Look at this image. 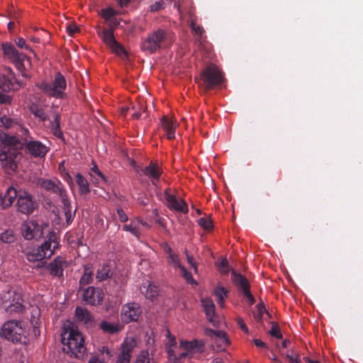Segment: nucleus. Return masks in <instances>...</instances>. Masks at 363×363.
Segmentation results:
<instances>
[{"mask_svg":"<svg viewBox=\"0 0 363 363\" xmlns=\"http://www.w3.org/2000/svg\"><path fill=\"white\" fill-rule=\"evenodd\" d=\"M0 141L2 143L0 147V162L2 167L8 173L16 170V160L19 156L18 150H22L23 146L35 157H43L48 151V147L40 141H28L27 139L21 141L17 137L10 136L1 131Z\"/></svg>","mask_w":363,"mask_h":363,"instance_id":"obj_1","label":"nucleus"},{"mask_svg":"<svg viewBox=\"0 0 363 363\" xmlns=\"http://www.w3.org/2000/svg\"><path fill=\"white\" fill-rule=\"evenodd\" d=\"M59 247L57 235L53 231H49L45 240L37 248L27 249L25 252L26 258L30 262L40 261L49 259Z\"/></svg>","mask_w":363,"mask_h":363,"instance_id":"obj_2","label":"nucleus"},{"mask_svg":"<svg viewBox=\"0 0 363 363\" xmlns=\"http://www.w3.org/2000/svg\"><path fill=\"white\" fill-rule=\"evenodd\" d=\"M67 337H62V343L64 345V352L70 354L77 359L82 358L86 353V347L84 346V340L82 333L74 327L69 328Z\"/></svg>","mask_w":363,"mask_h":363,"instance_id":"obj_3","label":"nucleus"},{"mask_svg":"<svg viewBox=\"0 0 363 363\" xmlns=\"http://www.w3.org/2000/svg\"><path fill=\"white\" fill-rule=\"evenodd\" d=\"M26 327L21 320L6 321L1 328L0 337L13 343L23 342L26 340Z\"/></svg>","mask_w":363,"mask_h":363,"instance_id":"obj_4","label":"nucleus"},{"mask_svg":"<svg viewBox=\"0 0 363 363\" xmlns=\"http://www.w3.org/2000/svg\"><path fill=\"white\" fill-rule=\"evenodd\" d=\"M38 87L48 96L55 99H65L67 96V81L65 77L57 72L51 83L42 82L37 84Z\"/></svg>","mask_w":363,"mask_h":363,"instance_id":"obj_5","label":"nucleus"},{"mask_svg":"<svg viewBox=\"0 0 363 363\" xmlns=\"http://www.w3.org/2000/svg\"><path fill=\"white\" fill-rule=\"evenodd\" d=\"M23 301L21 295L14 291H6L1 296L2 307L10 315L22 313L24 311Z\"/></svg>","mask_w":363,"mask_h":363,"instance_id":"obj_6","label":"nucleus"},{"mask_svg":"<svg viewBox=\"0 0 363 363\" xmlns=\"http://www.w3.org/2000/svg\"><path fill=\"white\" fill-rule=\"evenodd\" d=\"M201 79L206 90H210L219 86L224 80L223 73L214 65H211L203 69L201 73Z\"/></svg>","mask_w":363,"mask_h":363,"instance_id":"obj_7","label":"nucleus"},{"mask_svg":"<svg viewBox=\"0 0 363 363\" xmlns=\"http://www.w3.org/2000/svg\"><path fill=\"white\" fill-rule=\"evenodd\" d=\"M167 38V33L162 29H158L151 34H149L143 42L141 48L143 51L152 54L162 47V43Z\"/></svg>","mask_w":363,"mask_h":363,"instance_id":"obj_8","label":"nucleus"},{"mask_svg":"<svg viewBox=\"0 0 363 363\" xmlns=\"http://www.w3.org/2000/svg\"><path fill=\"white\" fill-rule=\"evenodd\" d=\"M16 194L17 211L26 215L32 213L38 206L35 199L26 191L16 189Z\"/></svg>","mask_w":363,"mask_h":363,"instance_id":"obj_9","label":"nucleus"},{"mask_svg":"<svg viewBox=\"0 0 363 363\" xmlns=\"http://www.w3.org/2000/svg\"><path fill=\"white\" fill-rule=\"evenodd\" d=\"M37 184L45 191L55 194L61 199V201H63V199H68L64 185L57 179L51 180L39 178Z\"/></svg>","mask_w":363,"mask_h":363,"instance_id":"obj_10","label":"nucleus"},{"mask_svg":"<svg viewBox=\"0 0 363 363\" xmlns=\"http://www.w3.org/2000/svg\"><path fill=\"white\" fill-rule=\"evenodd\" d=\"M21 230L26 240H38L43 235V225L34 220H27L21 225Z\"/></svg>","mask_w":363,"mask_h":363,"instance_id":"obj_11","label":"nucleus"},{"mask_svg":"<svg viewBox=\"0 0 363 363\" xmlns=\"http://www.w3.org/2000/svg\"><path fill=\"white\" fill-rule=\"evenodd\" d=\"M233 281L238 290L244 294L250 305L255 303V299L250 292V285L248 280L242 274L236 273L235 271L232 272Z\"/></svg>","mask_w":363,"mask_h":363,"instance_id":"obj_12","label":"nucleus"},{"mask_svg":"<svg viewBox=\"0 0 363 363\" xmlns=\"http://www.w3.org/2000/svg\"><path fill=\"white\" fill-rule=\"evenodd\" d=\"M142 313L140 305L135 302L128 303L122 306L121 319L125 323L138 320Z\"/></svg>","mask_w":363,"mask_h":363,"instance_id":"obj_13","label":"nucleus"},{"mask_svg":"<svg viewBox=\"0 0 363 363\" xmlns=\"http://www.w3.org/2000/svg\"><path fill=\"white\" fill-rule=\"evenodd\" d=\"M104 294L102 290L94 286H88L83 289L82 299L86 303L96 306L102 303Z\"/></svg>","mask_w":363,"mask_h":363,"instance_id":"obj_14","label":"nucleus"},{"mask_svg":"<svg viewBox=\"0 0 363 363\" xmlns=\"http://www.w3.org/2000/svg\"><path fill=\"white\" fill-rule=\"evenodd\" d=\"M172 191V189L169 188L164 190V194L167 207L170 210L186 213L188 212V206L186 202L182 199H177Z\"/></svg>","mask_w":363,"mask_h":363,"instance_id":"obj_15","label":"nucleus"},{"mask_svg":"<svg viewBox=\"0 0 363 363\" xmlns=\"http://www.w3.org/2000/svg\"><path fill=\"white\" fill-rule=\"evenodd\" d=\"M136 342L133 338H125L121 345V352L118 356L116 363H129Z\"/></svg>","mask_w":363,"mask_h":363,"instance_id":"obj_16","label":"nucleus"},{"mask_svg":"<svg viewBox=\"0 0 363 363\" xmlns=\"http://www.w3.org/2000/svg\"><path fill=\"white\" fill-rule=\"evenodd\" d=\"M21 87V83L15 78L11 73V77H6L0 73V89L3 91L17 90Z\"/></svg>","mask_w":363,"mask_h":363,"instance_id":"obj_17","label":"nucleus"},{"mask_svg":"<svg viewBox=\"0 0 363 363\" xmlns=\"http://www.w3.org/2000/svg\"><path fill=\"white\" fill-rule=\"evenodd\" d=\"M201 304L206 315L207 319L213 325H216L218 323L215 317V304L210 298H203L201 299Z\"/></svg>","mask_w":363,"mask_h":363,"instance_id":"obj_18","label":"nucleus"},{"mask_svg":"<svg viewBox=\"0 0 363 363\" xmlns=\"http://www.w3.org/2000/svg\"><path fill=\"white\" fill-rule=\"evenodd\" d=\"M65 267H67V262L60 256L55 257L48 266L50 274L59 277L63 275V271Z\"/></svg>","mask_w":363,"mask_h":363,"instance_id":"obj_19","label":"nucleus"},{"mask_svg":"<svg viewBox=\"0 0 363 363\" xmlns=\"http://www.w3.org/2000/svg\"><path fill=\"white\" fill-rule=\"evenodd\" d=\"M191 28L193 30V31L195 33L196 35H198V38L196 39L197 43H199V47L200 50H205L207 52H208L211 49V46L206 41V36H203V34L204 33V30L202 26L196 25V23L194 21H191Z\"/></svg>","mask_w":363,"mask_h":363,"instance_id":"obj_20","label":"nucleus"},{"mask_svg":"<svg viewBox=\"0 0 363 363\" xmlns=\"http://www.w3.org/2000/svg\"><path fill=\"white\" fill-rule=\"evenodd\" d=\"M16 189L10 186L7 189L4 195L0 194V206L6 208L12 205L16 199Z\"/></svg>","mask_w":363,"mask_h":363,"instance_id":"obj_21","label":"nucleus"},{"mask_svg":"<svg viewBox=\"0 0 363 363\" xmlns=\"http://www.w3.org/2000/svg\"><path fill=\"white\" fill-rule=\"evenodd\" d=\"M161 125L166 133L167 138L169 140H172L175 137V130L177 128V123L172 119H169L164 116L161 121Z\"/></svg>","mask_w":363,"mask_h":363,"instance_id":"obj_22","label":"nucleus"},{"mask_svg":"<svg viewBox=\"0 0 363 363\" xmlns=\"http://www.w3.org/2000/svg\"><path fill=\"white\" fill-rule=\"evenodd\" d=\"M206 334L208 335L215 336V343L217 344L218 347L220 348L229 344V340L227 337V334L223 330H214L212 329H208L206 330Z\"/></svg>","mask_w":363,"mask_h":363,"instance_id":"obj_23","label":"nucleus"},{"mask_svg":"<svg viewBox=\"0 0 363 363\" xmlns=\"http://www.w3.org/2000/svg\"><path fill=\"white\" fill-rule=\"evenodd\" d=\"M75 315L79 321L84 322L86 325L93 323V317L90 312L85 308L77 307L75 309Z\"/></svg>","mask_w":363,"mask_h":363,"instance_id":"obj_24","label":"nucleus"},{"mask_svg":"<svg viewBox=\"0 0 363 363\" xmlns=\"http://www.w3.org/2000/svg\"><path fill=\"white\" fill-rule=\"evenodd\" d=\"M140 291L147 298L152 301L158 295L159 293L158 288L150 282L143 284L140 287Z\"/></svg>","mask_w":363,"mask_h":363,"instance_id":"obj_25","label":"nucleus"},{"mask_svg":"<svg viewBox=\"0 0 363 363\" xmlns=\"http://www.w3.org/2000/svg\"><path fill=\"white\" fill-rule=\"evenodd\" d=\"M112 275L111 266L108 264H104L97 269L96 279L98 281H103L111 278Z\"/></svg>","mask_w":363,"mask_h":363,"instance_id":"obj_26","label":"nucleus"},{"mask_svg":"<svg viewBox=\"0 0 363 363\" xmlns=\"http://www.w3.org/2000/svg\"><path fill=\"white\" fill-rule=\"evenodd\" d=\"M140 218H135L132 220L129 224L124 225L123 226V230L125 231L130 232L133 235L135 236L137 238H140Z\"/></svg>","mask_w":363,"mask_h":363,"instance_id":"obj_27","label":"nucleus"},{"mask_svg":"<svg viewBox=\"0 0 363 363\" xmlns=\"http://www.w3.org/2000/svg\"><path fill=\"white\" fill-rule=\"evenodd\" d=\"M142 171L145 176L151 178L152 180H158L161 174L157 164L152 162L145 167Z\"/></svg>","mask_w":363,"mask_h":363,"instance_id":"obj_28","label":"nucleus"},{"mask_svg":"<svg viewBox=\"0 0 363 363\" xmlns=\"http://www.w3.org/2000/svg\"><path fill=\"white\" fill-rule=\"evenodd\" d=\"M93 280V269L90 265L84 266V274L79 280L80 289L92 282Z\"/></svg>","mask_w":363,"mask_h":363,"instance_id":"obj_29","label":"nucleus"},{"mask_svg":"<svg viewBox=\"0 0 363 363\" xmlns=\"http://www.w3.org/2000/svg\"><path fill=\"white\" fill-rule=\"evenodd\" d=\"M180 347L187 351H190L192 352L193 350H196L198 352L201 351V348L203 347V344L201 341H198L196 340L192 341H184L182 340L180 342Z\"/></svg>","mask_w":363,"mask_h":363,"instance_id":"obj_30","label":"nucleus"},{"mask_svg":"<svg viewBox=\"0 0 363 363\" xmlns=\"http://www.w3.org/2000/svg\"><path fill=\"white\" fill-rule=\"evenodd\" d=\"M61 202L63 206V211L65 213L66 222L69 225L74 220L76 210H74L73 212L72 211L70 202L68 199H63V201Z\"/></svg>","mask_w":363,"mask_h":363,"instance_id":"obj_31","label":"nucleus"},{"mask_svg":"<svg viewBox=\"0 0 363 363\" xmlns=\"http://www.w3.org/2000/svg\"><path fill=\"white\" fill-rule=\"evenodd\" d=\"M100 328L105 333L109 334L117 333L121 330V327L118 323L102 321L100 323Z\"/></svg>","mask_w":363,"mask_h":363,"instance_id":"obj_32","label":"nucleus"},{"mask_svg":"<svg viewBox=\"0 0 363 363\" xmlns=\"http://www.w3.org/2000/svg\"><path fill=\"white\" fill-rule=\"evenodd\" d=\"M103 41L110 47V48L117 42L113 35V31L111 29H104L99 34Z\"/></svg>","mask_w":363,"mask_h":363,"instance_id":"obj_33","label":"nucleus"},{"mask_svg":"<svg viewBox=\"0 0 363 363\" xmlns=\"http://www.w3.org/2000/svg\"><path fill=\"white\" fill-rule=\"evenodd\" d=\"M2 48L4 54L6 55L11 61L21 56L18 50L11 44L4 43L2 44Z\"/></svg>","mask_w":363,"mask_h":363,"instance_id":"obj_34","label":"nucleus"},{"mask_svg":"<svg viewBox=\"0 0 363 363\" xmlns=\"http://www.w3.org/2000/svg\"><path fill=\"white\" fill-rule=\"evenodd\" d=\"M40 311L38 308L33 310L30 318V323L33 327V333L35 335H40L39 327L40 325V320L39 318Z\"/></svg>","mask_w":363,"mask_h":363,"instance_id":"obj_35","label":"nucleus"},{"mask_svg":"<svg viewBox=\"0 0 363 363\" xmlns=\"http://www.w3.org/2000/svg\"><path fill=\"white\" fill-rule=\"evenodd\" d=\"M213 294L216 296L218 304L223 307L225 298L228 296V291L224 287L218 286L214 289Z\"/></svg>","mask_w":363,"mask_h":363,"instance_id":"obj_36","label":"nucleus"},{"mask_svg":"<svg viewBox=\"0 0 363 363\" xmlns=\"http://www.w3.org/2000/svg\"><path fill=\"white\" fill-rule=\"evenodd\" d=\"M76 182L81 194H85L90 191L89 182L80 173L76 174Z\"/></svg>","mask_w":363,"mask_h":363,"instance_id":"obj_37","label":"nucleus"},{"mask_svg":"<svg viewBox=\"0 0 363 363\" xmlns=\"http://www.w3.org/2000/svg\"><path fill=\"white\" fill-rule=\"evenodd\" d=\"M60 116L58 113H56L54 118V121L52 122L51 129L52 130L53 134L57 138H62L63 135L62 131L60 128Z\"/></svg>","mask_w":363,"mask_h":363,"instance_id":"obj_38","label":"nucleus"},{"mask_svg":"<svg viewBox=\"0 0 363 363\" xmlns=\"http://www.w3.org/2000/svg\"><path fill=\"white\" fill-rule=\"evenodd\" d=\"M91 177H94L96 183L99 184L101 182H106L105 176L100 171L96 164H94L93 167L91 168Z\"/></svg>","mask_w":363,"mask_h":363,"instance_id":"obj_39","label":"nucleus"},{"mask_svg":"<svg viewBox=\"0 0 363 363\" xmlns=\"http://www.w3.org/2000/svg\"><path fill=\"white\" fill-rule=\"evenodd\" d=\"M16 236L11 230L4 231L0 234V240L5 243H13L16 241Z\"/></svg>","mask_w":363,"mask_h":363,"instance_id":"obj_40","label":"nucleus"},{"mask_svg":"<svg viewBox=\"0 0 363 363\" xmlns=\"http://www.w3.org/2000/svg\"><path fill=\"white\" fill-rule=\"evenodd\" d=\"M32 113L37 118H38L41 121L45 122L48 120V116L44 111L43 108L38 106H34L31 108Z\"/></svg>","mask_w":363,"mask_h":363,"instance_id":"obj_41","label":"nucleus"},{"mask_svg":"<svg viewBox=\"0 0 363 363\" xmlns=\"http://www.w3.org/2000/svg\"><path fill=\"white\" fill-rule=\"evenodd\" d=\"M26 60L28 62L29 60L25 55H21L13 60L12 62L15 64L17 69L21 72L23 77H26L27 74L25 72V65L23 64L24 60Z\"/></svg>","mask_w":363,"mask_h":363,"instance_id":"obj_42","label":"nucleus"},{"mask_svg":"<svg viewBox=\"0 0 363 363\" xmlns=\"http://www.w3.org/2000/svg\"><path fill=\"white\" fill-rule=\"evenodd\" d=\"M167 262H168V264L172 265L174 268L180 269L181 267H183L180 264L179 256L174 252L171 253L170 255H169L167 256Z\"/></svg>","mask_w":363,"mask_h":363,"instance_id":"obj_43","label":"nucleus"},{"mask_svg":"<svg viewBox=\"0 0 363 363\" xmlns=\"http://www.w3.org/2000/svg\"><path fill=\"white\" fill-rule=\"evenodd\" d=\"M115 13L116 12L112 8H106L101 9L99 13L100 16L102 18H104L107 22L111 20Z\"/></svg>","mask_w":363,"mask_h":363,"instance_id":"obj_44","label":"nucleus"},{"mask_svg":"<svg viewBox=\"0 0 363 363\" xmlns=\"http://www.w3.org/2000/svg\"><path fill=\"white\" fill-rule=\"evenodd\" d=\"M95 225L99 231H106L108 228V224L105 223L103 218L97 216L95 218Z\"/></svg>","mask_w":363,"mask_h":363,"instance_id":"obj_45","label":"nucleus"},{"mask_svg":"<svg viewBox=\"0 0 363 363\" xmlns=\"http://www.w3.org/2000/svg\"><path fill=\"white\" fill-rule=\"evenodd\" d=\"M269 333L270 334L271 336L274 337L276 338H282V334L281 333L279 326L278 324L275 323H272V325L270 330L269 331Z\"/></svg>","mask_w":363,"mask_h":363,"instance_id":"obj_46","label":"nucleus"},{"mask_svg":"<svg viewBox=\"0 0 363 363\" xmlns=\"http://www.w3.org/2000/svg\"><path fill=\"white\" fill-rule=\"evenodd\" d=\"M198 223L204 230H208L212 228V220L209 218H201L198 220Z\"/></svg>","mask_w":363,"mask_h":363,"instance_id":"obj_47","label":"nucleus"},{"mask_svg":"<svg viewBox=\"0 0 363 363\" xmlns=\"http://www.w3.org/2000/svg\"><path fill=\"white\" fill-rule=\"evenodd\" d=\"M111 49L113 52H115L116 55L119 56H125L126 52L124 49V48L119 44L118 42H116L111 48Z\"/></svg>","mask_w":363,"mask_h":363,"instance_id":"obj_48","label":"nucleus"},{"mask_svg":"<svg viewBox=\"0 0 363 363\" xmlns=\"http://www.w3.org/2000/svg\"><path fill=\"white\" fill-rule=\"evenodd\" d=\"M218 267L220 268V271L223 274H227L230 269L228 266V260L225 258H222L218 262Z\"/></svg>","mask_w":363,"mask_h":363,"instance_id":"obj_49","label":"nucleus"},{"mask_svg":"<svg viewBox=\"0 0 363 363\" xmlns=\"http://www.w3.org/2000/svg\"><path fill=\"white\" fill-rule=\"evenodd\" d=\"M14 123L15 122L12 119L6 116L0 118V126L1 127H4L8 129L11 128Z\"/></svg>","mask_w":363,"mask_h":363,"instance_id":"obj_50","label":"nucleus"},{"mask_svg":"<svg viewBox=\"0 0 363 363\" xmlns=\"http://www.w3.org/2000/svg\"><path fill=\"white\" fill-rule=\"evenodd\" d=\"M179 269L181 271L182 276L186 279V281L188 283H195V281L193 279L191 274L189 272L184 266L181 267Z\"/></svg>","mask_w":363,"mask_h":363,"instance_id":"obj_51","label":"nucleus"},{"mask_svg":"<svg viewBox=\"0 0 363 363\" xmlns=\"http://www.w3.org/2000/svg\"><path fill=\"white\" fill-rule=\"evenodd\" d=\"M193 356L192 352L190 351L186 350L180 353L177 357H174V363H179L184 358H191Z\"/></svg>","mask_w":363,"mask_h":363,"instance_id":"obj_52","label":"nucleus"},{"mask_svg":"<svg viewBox=\"0 0 363 363\" xmlns=\"http://www.w3.org/2000/svg\"><path fill=\"white\" fill-rule=\"evenodd\" d=\"M135 363H150L148 352L147 351H143L138 357Z\"/></svg>","mask_w":363,"mask_h":363,"instance_id":"obj_53","label":"nucleus"},{"mask_svg":"<svg viewBox=\"0 0 363 363\" xmlns=\"http://www.w3.org/2000/svg\"><path fill=\"white\" fill-rule=\"evenodd\" d=\"M164 1L161 0L159 1H156L155 4H152L150 6V10L152 12L157 11L159 10H161L164 8Z\"/></svg>","mask_w":363,"mask_h":363,"instance_id":"obj_54","label":"nucleus"},{"mask_svg":"<svg viewBox=\"0 0 363 363\" xmlns=\"http://www.w3.org/2000/svg\"><path fill=\"white\" fill-rule=\"evenodd\" d=\"M11 102V97L3 92L0 91V104H10Z\"/></svg>","mask_w":363,"mask_h":363,"instance_id":"obj_55","label":"nucleus"},{"mask_svg":"<svg viewBox=\"0 0 363 363\" xmlns=\"http://www.w3.org/2000/svg\"><path fill=\"white\" fill-rule=\"evenodd\" d=\"M167 337H168V342L166 343V346L168 347H173L176 345V339L174 336L171 335V333L169 330H167Z\"/></svg>","mask_w":363,"mask_h":363,"instance_id":"obj_56","label":"nucleus"},{"mask_svg":"<svg viewBox=\"0 0 363 363\" xmlns=\"http://www.w3.org/2000/svg\"><path fill=\"white\" fill-rule=\"evenodd\" d=\"M16 43L20 48L31 50L30 48L26 44V40L22 38H18L16 40Z\"/></svg>","mask_w":363,"mask_h":363,"instance_id":"obj_57","label":"nucleus"},{"mask_svg":"<svg viewBox=\"0 0 363 363\" xmlns=\"http://www.w3.org/2000/svg\"><path fill=\"white\" fill-rule=\"evenodd\" d=\"M117 213H118V218L121 222L128 221V217L121 208H117Z\"/></svg>","mask_w":363,"mask_h":363,"instance_id":"obj_58","label":"nucleus"},{"mask_svg":"<svg viewBox=\"0 0 363 363\" xmlns=\"http://www.w3.org/2000/svg\"><path fill=\"white\" fill-rule=\"evenodd\" d=\"M267 311L263 306L258 305L257 306V313L256 315V318L257 320H261L262 318L263 313Z\"/></svg>","mask_w":363,"mask_h":363,"instance_id":"obj_59","label":"nucleus"},{"mask_svg":"<svg viewBox=\"0 0 363 363\" xmlns=\"http://www.w3.org/2000/svg\"><path fill=\"white\" fill-rule=\"evenodd\" d=\"M186 259L188 263L191 265V267L194 268V270L195 272H197L198 268L196 262H194V258L192 256H190L186 252Z\"/></svg>","mask_w":363,"mask_h":363,"instance_id":"obj_60","label":"nucleus"},{"mask_svg":"<svg viewBox=\"0 0 363 363\" xmlns=\"http://www.w3.org/2000/svg\"><path fill=\"white\" fill-rule=\"evenodd\" d=\"M67 32L70 35H73L74 33L79 31V28L75 24L69 25L67 28Z\"/></svg>","mask_w":363,"mask_h":363,"instance_id":"obj_61","label":"nucleus"},{"mask_svg":"<svg viewBox=\"0 0 363 363\" xmlns=\"http://www.w3.org/2000/svg\"><path fill=\"white\" fill-rule=\"evenodd\" d=\"M238 324L239 325L240 329L245 333H248V328H247L246 325L245 324L243 320L240 318H238L237 320Z\"/></svg>","mask_w":363,"mask_h":363,"instance_id":"obj_62","label":"nucleus"},{"mask_svg":"<svg viewBox=\"0 0 363 363\" xmlns=\"http://www.w3.org/2000/svg\"><path fill=\"white\" fill-rule=\"evenodd\" d=\"M286 357L291 363H301L298 357H294L291 354L287 353Z\"/></svg>","mask_w":363,"mask_h":363,"instance_id":"obj_63","label":"nucleus"},{"mask_svg":"<svg viewBox=\"0 0 363 363\" xmlns=\"http://www.w3.org/2000/svg\"><path fill=\"white\" fill-rule=\"evenodd\" d=\"M88 363H106L104 359L99 357H92Z\"/></svg>","mask_w":363,"mask_h":363,"instance_id":"obj_64","label":"nucleus"}]
</instances>
